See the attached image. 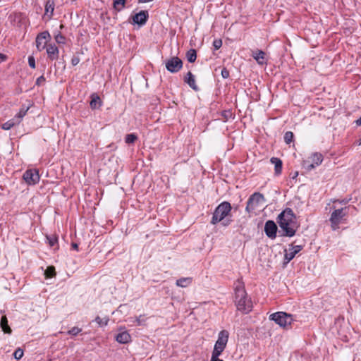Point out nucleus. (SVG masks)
Instances as JSON below:
<instances>
[{"instance_id":"nucleus-1","label":"nucleus","mask_w":361,"mask_h":361,"mask_svg":"<svg viewBox=\"0 0 361 361\" xmlns=\"http://www.w3.org/2000/svg\"><path fill=\"white\" fill-rule=\"evenodd\" d=\"M277 222L284 232L283 235H295L297 228L295 216L290 208L285 209L279 216Z\"/></svg>"},{"instance_id":"nucleus-2","label":"nucleus","mask_w":361,"mask_h":361,"mask_svg":"<svg viewBox=\"0 0 361 361\" xmlns=\"http://www.w3.org/2000/svg\"><path fill=\"white\" fill-rule=\"evenodd\" d=\"M231 211V205L228 202H223L220 204H219L215 209L212 218L211 220V224L213 225L216 224L219 222H222V225L224 226H228L231 220L225 219L226 216H228Z\"/></svg>"},{"instance_id":"nucleus-3","label":"nucleus","mask_w":361,"mask_h":361,"mask_svg":"<svg viewBox=\"0 0 361 361\" xmlns=\"http://www.w3.org/2000/svg\"><path fill=\"white\" fill-rule=\"evenodd\" d=\"M269 319L273 320L281 327L288 329L294 321L293 316L283 312H277L269 315Z\"/></svg>"},{"instance_id":"nucleus-4","label":"nucleus","mask_w":361,"mask_h":361,"mask_svg":"<svg viewBox=\"0 0 361 361\" xmlns=\"http://www.w3.org/2000/svg\"><path fill=\"white\" fill-rule=\"evenodd\" d=\"M349 213V207H345L343 208L335 209L331 215L330 222L331 224V228L333 230L338 228V225L341 223L345 222V218L348 216Z\"/></svg>"},{"instance_id":"nucleus-5","label":"nucleus","mask_w":361,"mask_h":361,"mask_svg":"<svg viewBox=\"0 0 361 361\" xmlns=\"http://www.w3.org/2000/svg\"><path fill=\"white\" fill-rule=\"evenodd\" d=\"M265 202L264 197L259 192H255L248 199L247 206L245 208L246 212L251 213L262 207Z\"/></svg>"},{"instance_id":"nucleus-6","label":"nucleus","mask_w":361,"mask_h":361,"mask_svg":"<svg viewBox=\"0 0 361 361\" xmlns=\"http://www.w3.org/2000/svg\"><path fill=\"white\" fill-rule=\"evenodd\" d=\"M228 340V332L222 330L218 335V339L216 341L212 356L219 357L224 350Z\"/></svg>"},{"instance_id":"nucleus-7","label":"nucleus","mask_w":361,"mask_h":361,"mask_svg":"<svg viewBox=\"0 0 361 361\" xmlns=\"http://www.w3.org/2000/svg\"><path fill=\"white\" fill-rule=\"evenodd\" d=\"M324 157L321 153L315 152L307 160L303 161L302 166L307 171H311L316 166L320 165L323 161Z\"/></svg>"},{"instance_id":"nucleus-8","label":"nucleus","mask_w":361,"mask_h":361,"mask_svg":"<svg viewBox=\"0 0 361 361\" xmlns=\"http://www.w3.org/2000/svg\"><path fill=\"white\" fill-rule=\"evenodd\" d=\"M166 68L172 73H178L183 68V61L177 56H173L165 63Z\"/></svg>"},{"instance_id":"nucleus-9","label":"nucleus","mask_w":361,"mask_h":361,"mask_svg":"<svg viewBox=\"0 0 361 361\" xmlns=\"http://www.w3.org/2000/svg\"><path fill=\"white\" fill-rule=\"evenodd\" d=\"M235 302L238 310L243 313H248L252 310V302L247 296H245L244 298L238 299Z\"/></svg>"},{"instance_id":"nucleus-10","label":"nucleus","mask_w":361,"mask_h":361,"mask_svg":"<svg viewBox=\"0 0 361 361\" xmlns=\"http://www.w3.org/2000/svg\"><path fill=\"white\" fill-rule=\"evenodd\" d=\"M23 179L29 185H35L39 180V175L37 169H28L23 174Z\"/></svg>"},{"instance_id":"nucleus-11","label":"nucleus","mask_w":361,"mask_h":361,"mask_svg":"<svg viewBox=\"0 0 361 361\" xmlns=\"http://www.w3.org/2000/svg\"><path fill=\"white\" fill-rule=\"evenodd\" d=\"M49 38L50 35L48 31L42 32L37 35L35 42L36 47L39 51H42L47 47V41Z\"/></svg>"},{"instance_id":"nucleus-12","label":"nucleus","mask_w":361,"mask_h":361,"mask_svg":"<svg viewBox=\"0 0 361 361\" xmlns=\"http://www.w3.org/2000/svg\"><path fill=\"white\" fill-rule=\"evenodd\" d=\"M288 250H285L284 264H287L302 249V245H290Z\"/></svg>"},{"instance_id":"nucleus-13","label":"nucleus","mask_w":361,"mask_h":361,"mask_svg":"<svg viewBox=\"0 0 361 361\" xmlns=\"http://www.w3.org/2000/svg\"><path fill=\"white\" fill-rule=\"evenodd\" d=\"M149 18V13L147 11H140L137 13L132 16V21L133 24L139 25H144Z\"/></svg>"},{"instance_id":"nucleus-14","label":"nucleus","mask_w":361,"mask_h":361,"mask_svg":"<svg viewBox=\"0 0 361 361\" xmlns=\"http://www.w3.org/2000/svg\"><path fill=\"white\" fill-rule=\"evenodd\" d=\"M234 291H235V302L238 299L244 298L247 296V293L245 289V286L241 280H238L234 283Z\"/></svg>"},{"instance_id":"nucleus-15","label":"nucleus","mask_w":361,"mask_h":361,"mask_svg":"<svg viewBox=\"0 0 361 361\" xmlns=\"http://www.w3.org/2000/svg\"><path fill=\"white\" fill-rule=\"evenodd\" d=\"M276 231L277 226L274 221L269 220L265 223L264 232L269 238L274 239L276 237Z\"/></svg>"},{"instance_id":"nucleus-16","label":"nucleus","mask_w":361,"mask_h":361,"mask_svg":"<svg viewBox=\"0 0 361 361\" xmlns=\"http://www.w3.org/2000/svg\"><path fill=\"white\" fill-rule=\"evenodd\" d=\"M252 56L259 65L267 64L266 54L264 51L259 49L252 51Z\"/></svg>"},{"instance_id":"nucleus-17","label":"nucleus","mask_w":361,"mask_h":361,"mask_svg":"<svg viewBox=\"0 0 361 361\" xmlns=\"http://www.w3.org/2000/svg\"><path fill=\"white\" fill-rule=\"evenodd\" d=\"M47 53L48 58L53 61L59 59V51L58 47L54 44H49L47 46Z\"/></svg>"},{"instance_id":"nucleus-18","label":"nucleus","mask_w":361,"mask_h":361,"mask_svg":"<svg viewBox=\"0 0 361 361\" xmlns=\"http://www.w3.org/2000/svg\"><path fill=\"white\" fill-rule=\"evenodd\" d=\"M116 340L120 343L126 344L130 341L131 336L127 331H123L116 336Z\"/></svg>"},{"instance_id":"nucleus-19","label":"nucleus","mask_w":361,"mask_h":361,"mask_svg":"<svg viewBox=\"0 0 361 361\" xmlns=\"http://www.w3.org/2000/svg\"><path fill=\"white\" fill-rule=\"evenodd\" d=\"M184 81L194 90H197L198 87L195 82L194 75L191 72H188L185 77Z\"/></svg>"},{"instance_id":"nucleus-20","label":"nucleus","mask_w":361,"mask_h":361,"mask_svg":"<svg viewBox=\"0 0 361 361\" xmlns=\"http://www.w3.org/2000/svg\"><path fill=\"white\" fill-rule=\"evenodd\" d=\"M270 161L271 164L274 165L275 174L277 176L281 174L282 171V161L277 157H272Z\"/></svg>"},{"instance_id":"nucleus-21","label":"nucleus","mask_w":361,"mask_h":361,"mask_svg":"<svg viewBox=\"0 0 361 361\" xmlns=\"http://www.w3.org/2000/svg\"><path fill=\"white\" fill-rule=\"evenodd\" d=\"M0 326L5 334H11L12 333V330L8 324L6 316L4 315L1 317Z\"/></svg>"},{"instance_id":"nucleus-22","label":"nucleus","mask_w":361,"mask_h":361,"mask_svg":"<svg viewBox=\"0 0 361 361\" xmlns=\"http://www.w3.org/2000/svg\"><path fill=\"white\" fill-rule=\"evenodd\" d=\"M101 103L100 97L98 95L93 94L91 96L90 106L92 109H96L99 108Z\"/></svg>"},{"instance_id":"nucleus-23","label":"nucleus","mask_w":361,"mask_h":361,"mask_svg":"<svg viewBox=\"0 0 361 361\" xmlns=\"http://www.w3.org/2000/svg\"><path fill=\"white\" fill-rule=\"evenodd\" d=\"M54 11V2L53 1L48 0L46 2V5H45V15L49 14V18H51V17L53 15Z\"/></svg>"},{"instance_id":"nucleus-24","label":"nucleus","mask_w":361,"mask_h":361,"mask_svg":"<svg viewBox=\"0 0 361 361\" xmlns=\"http://www.w3.org/2000/svg\"><path fill=\"white\" fill-rule=\"evenodd\" d=\"M192 283V279L190 277L181 278L176 281V284L178 286L185 288Z\"/></svg>"},{"instance_id":"nucleus-25","label":"nucleus","mask_w":361,"mask_h":361,"mask_svg":"<svg viewBox=\"0 0 361 361\" xmlns=\"http://www.w3.org/2000/svg\"><path fill=\"white\" fill-rule=\"evenodd\" d=\"M29 109V107H25V106H23L19 112L16 114V116H15V120L17 121L18 123H20L22 118L26 115L27 111Z\"/></svg>"},{"instance_id":"nucleus-26","label":"nucleus","mask_w":361,"mask_h":361,"mask_svg":"<svg viewBox=\"0 0 361 361\" xmlns=\"http://www.w3.org/2000/svg\"><path fill=\"white\" fill-rule=\"evenodd\" d=\"M126 0H114L113 7L117 11H121L126 6Z\"/></svg>"},{"instance_id":"nucleus-27","label":"nucleus","mask_w":361,"mask_h":361,"mask_svg":"<svg viewBox=\"0 0 361 361\" xmlns=\"http://www.w3.org/2000/svg\"><path fill=\"white\" fill-rule=\"evenodd\" d=\"M187 59L190 63H193L197 59V53L195 49H190L186 54Z\"/></svg>"},{"instance_id":"nucleus-28","label":"nucleus","mask_w":361,"mask_h":361,"mask_svg":"<svg viewBox=\"0 0 361 361\" xmlns=\"http://www.w3.org/2000/svg\"><path fill=\"white\" fill-rule=\"evenodd\" d=\"M222 121L227 122L229 119L233 118V114L231 110H224L221 112Z\"/></svg>"},{"instance_id":"nucleus-29","label":"nucleus","mask_w":361,"mask_h":361,"mask_svg":"<svg viewBox=\"0 0 361 361\" xmlns=\"http://www.w3.org/2000/svg\"><path fill=\"white\" fill-rule=\"evenodd\" d=\"M16 124H18V123L15 120V118H13L11 120L8 121L7 122L4 123L2 125V128L4 130H10L11 128H13Z\"/></svg>"},{"instance_id":"nucleus-30","label":"nucleus","mask_w":361,"mask_h":361,"mask_svg":"<svg viewBox=\"0 0 361 361\" xmlns=\"http://www.w3.org/2000/svg\"><path fill=\"white\" fill-rule=\"evenodd\" d=\"M94 321L98 324L99 326H106L108 324L109 318L104 317V318L102 319L99 316H97L95 318Z\"/></svg>"},{"instance_id":"nucleus-31","label":"nucleus","mask_w":361,"mask_h":361,"mask_svg":"<svg viewBox=\"0 0 361 361\" xmlns=\"http://www.w3.org/2000/svg\"><path fill=\"white\" fill-rule=\"evenodd\" d=\"M294 137V135L291 131H287L284 135V141L286 144H290Z\"/></svg>"},{"instance_id":"nucleus-32","label":"nucleus","mask_w":361,"mask_h":361,"mask_svg":"<svg viewBox=\"0 0 361 361\" xmlns=\"http://www.w3.org/2000/svg\"><path fill=\"white\" fill-rule=\"evenodd\" d=\"M137 137L133 133L128 134L126 136L125 141L127 144H131L133 143L135 140H137Z\"/></svg>"},{"instance_id":"nucleus-33","label":"nucleus","mask_w":361,"mask_h":361,"mask_svg":"<svg viewBox=\"0 0 361 361\" xmlns=\"http://www.w3.org/2000/svg\"><path fill=\"white\" fill-rule=\"evenodd\" d=\"M44 274L47 278L53 277L56 274L55 268L54 267H48Z\"/></svg>"},{"instance_id":"nucleus-34","label":"nucleus","mask_w":361,"mask_h":361,"mask_svg":"<svg viewBox=\"0 0 361 361\" xmlns=\"http://www.w3.org/2000/svg\"><path fill=\"white\" fill-rule=\"evenodd\" d=\"M13 356L16 360H20L23 356V350L20 348H17L13 353Z\"/></svg>"},{"instance_id":"nucleus-35","label":"nucleus","mask_w":361,"mask_h":361,"mask_svg":"<svg viewBox=\"0 0 361 361\" xmlns=\"http://www.w3.org/2000/svg\"><path fill=\"white\" fill-rule=\"evenodd\" d=\"M82 329L79 327H77V326H74L73 327L71 330H69L67 334H71V335H73V336H76L78 335L80 332H81Z\"/></svg>"},{"instance_id":"nucleus-36","label":"nucleus","mask_w":361,"mask_h":361,"mask_svg":"<svg viewBox=\"0 0 361 361\" xmlns=\"http://www.w3.org/2000/svg\"><path fill=\"white\" fill-rule=\"evenodd\" d=\"M47 239L49 242V244L51 247H54L57 243V238L55 236H47Z\"/></svg>"},{"instance_id":"nucleus-37","label":"nucleus","mask_w":361,"mask_h":361,"mask_svg":"<svg viewBox=\"0 0 361 361\" xmlns=\"http://www.w3.org/2000/svg\"><path fill=\"white\" fill-rule=\"evenodd\" d=\"M55 40L59 44H64L65 43V37L61 33H58L55 36Z\"/></svg>"},{"instance_id":"nucleus-38","label":"nucleus","mask_w":361,"mask_h":361,"mask_svg":"<svg viewBox=\"0 0 361 361\" xmlns=\"http://www.w3.org/2000/svg\"><path fill=\"white\" fill-rule=\"evenodd\" d=\"M213 46L215 50H218L222 46V40L216 39L213 42Z\"/></svg>"},{"instance_id":"nucleus-39","label":"nucleus","mask_w":361,"mask_h":361,"mask_svg":"<svg viewBox=\"0 0 361 361\" xmlns=\"http://www.w3.org/2000/svg\"><path fill=\"white\" fill-rule=\"evenodd\" d=\"M28 64L32 68H35V59L33 56H28Z\"/></svg>"},{"instance_id":"nucleus-40","label":"nucleus","mask_w":361,"mask_h":361,"mask_svg":"<svg viewBox=\"0 0 361 361\" xmlns=\"http://www.w3.org/2000/svg\"><path fill=\"white\" fill-rule=\"evenodd\" d=\"M45 82V78L43 75L39 76L36 80V85L39 86Z\"/></svg>"},{"instance_id":"nucleus-41","label":"nucleus","mask_w":361,"mask_h":361,"mask_svg":"<svg viewBox=\"0 0 361 361\" xmlns=\"http://www.w3.org/2000/svg\"><path fill=\"white\" fill-rule=\"evenodd\" d=\"M221 76L224 78H227L229 77V71L226 68H224L221 71Z\"/></svg>"},{"instance_id":"nucleus-42","label":"nucleus","mask_w":361,"mask_h":361,"mask_svg":"<svg viewBox=\"0 0 361 361\" xmlns=\"http://www.w3.org/2000/svg\"><path fill=\"white\" fill-rule=\"evenodd\" d=\"M135 321L137 325H143L145 322V320L142 319L141 316L136 317Z\"/></svg>"},{"instance_id":"nucleus-43","label":"nucleus","mask_w":361,"mask_h":361,"mask_svg":"<svg viewBox=\"0 0 361 361\" xmlns=\"http://www.w3.org/2000/svg\"><path fill=\"white\" fill-rule=\"evenodd\" d=\"M79 62H80V59L78 56H74L71 59V63L73 66L78 65L79 63Z\"/></svg>"},{"instance_id":"nucleus-44","label":"nucleus","mask_w":361,"mask_h":361,"mask_svg":"<svg viewBox=\"0 0 361 361\" xmlns=\"http://www.w3.org/2000/svg\"><path fill=\"white\" fill-rule=\"evenodd\" d=\"M339 202L341 204H347L348 202V200H346V199H343L342 200H336L334 201V202Z\"/></svg>"},{"instance_id":"nucleus-45","label":"nucleus","mask_w":361,"mask_h":361,"mask_svg":"<svg viewBox=\"0 0 361 361\" xmlns=\"http://www.w3.org/2000/svg\"><path fill=\"white\" fill-rule=\"evenodd\" d=\"M211 361H224V360H220L219 358V357L212 356Z\"/></svg>"},{"instance_id":"nucleus-46","label":"nucleus","mask_w":361,"mask_h":361,"mask_svg":"<svg viewBox=\"0 0 361 361\" xmlns=\"http://www.w3.org/2000/svg\"><path fill=\"white\" fill-rule=\"evenodd\" d=\"M71 247L73 249L76 250H78V245L77 243H72Z\"/></svg>"},{"instance_id":"nucleus-47","label":"nucleus","mask_w":361,"mask_h":361,"mask_svg":"<svg viewBox=\"0 0 361 361\" xmlns=\"http://www.w3.org/2000/svg\"><path fill=\"white\" fill-rule=\"evenodd\" d=\"M6 56L3 54H0V61H4L5 59H6Z\"/></svg>"},{"instance_id":"nucleus-48","label":"nucleus","mask_w":361,"mask_h":361,"mask_svg":"<svg viewBox=\"0 0 361 361\" xmlns=\"http://www.w3.org/2000/svg\"><path fill=\"white\" fill-rule=\"evenodd\" d=\"M355 123L357 126H361V117L359 118L357 120L355 121Z\"/></svg>"},{"instance_id":"nucleus-49","label":"nucleus","mask_w":361,"mask_h":361,"mask_svg":"<svg viewBox=\"0 0 361 361\" xmlns=\"http://www.w3.org/2000/svg\"><path fill=\"white\" fill-rule=\"evenodd\" d=\"M298 176V172L295 173V174H294V176Z\"/></svg>"},{"instance_id":"nucleus-50","label":"nucleus","mask_w":361,"mask_h":361,"mask_svg":"<svg viewBox=\"0 0 361 361\" xmlns=\"http://www.w3.org/2000/svg\"><path fill=\"white\" fill-rule=\"evenodd\" d=\"M298 176V172L295 173V174H294V176Z\"/></svg>"}]
</instances>
